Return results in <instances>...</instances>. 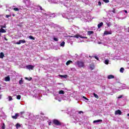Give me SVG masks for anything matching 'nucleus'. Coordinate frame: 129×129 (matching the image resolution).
<instances>
[{
	"label": "nucleus",
	"instance_id": "39448f33",
	"mask_svg": "<svg viewBox=\"0 0 129 129\" xmlns=\"http://www.w3.org/2000/svg\"><path fill=\"white\" fill-rule=\"evenodd\" d=\"M122 113L121 112V111L120 110H117L115 111V114L116 115L117 114H119V115H121V114Z\"/></svg>",
	"mask_w": 129,
	"mask_h": 129
},
{
	"label": "nucleus",
	"instance_id": "864d4df0",
	"mask_svg": "<svg viewBox=\"0 0 129 129\" xmlns=\"http://www.w3.org/2000/svg\"><path fill=\"white\" fill-rule=\"evenodd\" d=\"M0 36H1V33H0Z\"/></svg>",
	"mask_w": 129,
	"mask_h": 129
},
{
	"label": "nucleus",
	"instance_id": "473e14b6",
	"mask_svg": "<svg viewBox=\"0 0 129 129\" xmlns=\"http://www.w3.org/2000/svg\"><path fill=\"white\" fill-rule=\"evenodd\" d=\"M80 38H81L82 39H87V37L82 36V35H81Z\"/></svg>",
	"mask_w": 129,
	"mask_h": 129
},
{
	"label": "nucleus",
	"instance_id": "a211bd4d",
	"mask_svg": "<svg viewBox=\"0 0 129 129\" xmlns=\"http://www.w3.org/2000/svg\"><path fill=\"white\" fill-rule=\"evenodd\" d=\"M60 77H63V78H67L68 76L67 75H59Z\"/></svg>",
	"mask_w": 129,
	"mask_h": 129
},
{
	"label": "nucleus",
	"instance_id": "8fccbe9b",
	"mask_svg": "<svg viewBox=\"0 0 129 129\" xmlns=\"http://www.w3.org/2000/svg\"><path fill=\"white\" fill-rule=\"evenodd\" d=\"M108 27H109V24H107Z\"/></svg>",
	"mask_w": 129,
	"mask_h": 129
},
{
	"label": "nucleus",
	"instance_id": "7ed1b4c3",
	"mask_svg": "<svg viewBox=\"0 0 129 129\" xmlns=\"http://www.w3.org/2000/svg\"><path fill=\"white\" fill-rule=\"evenodd\" d=\"M26 43V40L25 39L20 40L19 42L16 43L17 45H21V44H25Z\"/></svg>",
	"mask_w": 129,
	"mask_h": 129
},
{
	"label": "nucleus",
	"instance_id": "a19ab883",
	"mask_svg": "<svg viewBox=\"0 0 129 129\" xmlns=\"http://www.w3.org/2000/svg\"><path fill=\"white\" fill-rule=\"evenodd\" d=\"M79 113L80 114H81V113H83V111H80L79 112Z\"/></svg>",
	"mask_w": 129,
	"mask_h": 129
},
{
	"label": "nucleus",
	"instance_id": "603ef678",
	"mask_svg": "<svg viewBox=\"0 0 129 129\" xmlns=\"http://www.w3.org/2000/svg\"><path fill=\"white\" fill-rule=\"evenodd\" d=\"M113 13H114V11H113Z\"/></svg>",
	"mask_w": 129,
	"mask_h": 129
},
{
	"label": "nucleus",
	"instance_id": "0eeeda50",
	"mask_svg": "<svg viewBox=\"0 0 129 129\" xmlns=\"http://www.w3.org/2000/svg\"><path fill=\"white\" fill-rule=\"evenodd\" d=\"M18 116H19V113H16L15 116H12V117L13 119H17L18 118Z\"/></svg>",
	"mask_w": 129,
	"mask_h": 129
},
{
	"label": "nucleus",
	"instance_id": "2eb2a0df",
	"mask_svg": "<svg viewBox=\"0 0 129 129\" xmlns=\"http://www.w3.org/2000/svg\"><path fill=\"white\" fill-rule=\"evenodd\" d=\"M102 122V120L101 119L96 120L93 121L94 123H95L96 122Z\"/></svg>",
	"mask_w": 129,
	"mask_h": 129
},
{
	"label": "nucleus",
	"instance_id": "ea45409f",
	"mask_svg": "<svg viewBox=\"0 0 129 129\" xmlns=\"http://www.w3.org/2000/svg\"><path fill=\"white\" fill-rule=\"evenodd\" d=\"M122 98V95H120L118 97V98Z\"/></svg>",
	"mask_w": 129,
	"mask_h": 129
},
{
	"label": "nucleus",
	"instance_id": "f3484780",
	"mask_svg": "<svg viewBox=\"0 0 129 129\" xmlns=\"http://www.w3.org/2000/svg\"><path fill=\"white\" fill-rule=\"evenodd\" d=\"M93 95H94V97H95V98H97V99H98V98H99V97H98V95H97V94H95V93H94Z\"/></svg>",
	"mask_w": 129,
	"mask_h": 129
},
{
	"label": "nucleus",
	"instance_id": "1a4fd4ad",
	"mask_svg": "<svg viewBox=\"0 0 129 129\" xmlns=\"http://www.w3.org/2000/svg\"><path fill=\"white\" fill-rule=\"evenodd\" d=\"M11 81V78L10 77V76H8L7 77H5V81Z\"/></svg>",
	"mask_w": 129,
	"mask_h": 129
},
{
	"label": "nucleus",
	"instance_id": "dca6fc26",
	"mask_svg": "<svg viewBox=\"0 0 129 129\" xmlns=\"http://www.w3.org/2000/svg\"><path fill=\"white\" fill-rule=\"evenodd\" d=\"M92 34H94L93 31H88V35L90 36V35H92Z\"/></svg>",
	"mask_w": 129,
	"mask_h": 129
},
{
	"label": "nucleus",
	"instance_id": "bb28decb",
	"mask_svg": "<svg viewBox=\"0 0 129 129\" xmlns=\"http://www.w3.org/2000/svg\"><path fill=\"white\" fill-rule=\"evenodd\" d=\"M21 95H18L17 96V99H18V100H20V99H21Z\"/></svg>",
	"mask_w": 129,
	"mask_h": 129
},
{
	"label": "nucleus",
	"instance_id": "c85d7f7f",
	"mask_svg": "<svg viewBox=\"0 0 129 129\" xmlns=\"http://www.w3.org/2000/svg\"><path fill=\"white\" fill-rule=\"evenodd\" d=\"M109 61L107 59L105 60V64H106V65H108V63H109Z\"/></svg>",
	"mask_w": 129,
	"mask_h": 129
},
{
	"label": "nucleus",
	"instance_id": "6e6552de",
	"mask_svg": "<svg viewBox=\"0 0 129 129\" xmlns=\"http://www.w3.org/2000/svg\"><path fill=\"white\" fill-rule=\"evenodd\" d=\"M108 79H113L114 78V76L112 75H109L107 77Z\"/></svg>",
	"mask_w": 129,
	"mask_h": 129
},
{
	"label": "nucleus",
	"instance_id": "3c124183",
	"mask_svg": "<svg viewBox=\"0 0 129 129\" xmlns=\"http://www.w3.org/2000/svg\"><path fill=\"white\" fill-rule=\"evenodd\" d=\"M89 57H90V58H92V57H93V56H89Z\"/></svg>",
	"mask_w": 129,
	"mask_h": 129
},
{
	"label": "nucleus",
	"instance_id": "f03ea898",
	"mask_svg": "<svg viewBox=\"0 0 129 129\" xmlns=\"http://www.w3.org/2000/svg\"><path fill=\"white\" fill-rule=\"evenodd\" d=\"M52 122L55 125H62V123L56 119H54L52 121Z\"/></svg>",
	"mask_w": 129,
	"mask_h": 129
},
{
	"label": "nucleus",
	"instance_id": "c9c22d12",
	"mask_svg": "<svg viewBox=\"0 0 129 129\" xmlns=\"http://www.w3.org/2000/svg\"><path fill=\"white\" fill-rule=\"evenodd\" d=\"M95 59H96L97 60H99L98 57H97L96 55L93 56Z\"/></svg>",
	"mask_w": 129,
	"mask_h": 129
},
{
	"label": "nucleus",
	"instance_id": "a18cd8bd",
	"mask_svg": "<svg viewBox=\"0 0 129 129\" xmlns=\"http://www.w3.org/2000/svg\"><path fill=\"white\" fill-rule=\"evenodd\" d=\"M51 123H52V122H49L48 123V125H51Z\"/></svg>",
	"mask_w": 129,
	"mask_h": 129
},
{
	"label": "nucleus",
	"instance_id": "20e7f679",
	"mask_svg": "<svg viewBox=\"0 0 129 129\" xmlns=\"http://www.w3.org/2000/svg\"><path fill=\"white\" fill-rule=\"evenodd\" d=\"M34 66L29 64L26 66L27 69H28L29 70H33L34 69Z\"/></svg>",
	"mask_w": 129,
	"mask_h": 129
},
{
	"label": "nucleus",
	"instance_id": "58836bf2",
	"mask_svg": "<svg viewBox=\"0 0 129 129\" xmlns=\"http://www.w3.org/2000/svg\"><path fill=\"white\" fill-rule=\"evenodd\" d=\"M38 7L40 8V10L41 11H43V8H42V7H41L40 6H39Z\"/></svg>",
	"mask_w": 129,
	"mask_h": 129
},
{
	"label": "nucleus",
	"instance_id": "423d86ee",
	"mask_svg": "<svg viewBox=\"0 0 129 129\" xmlns=\"http://www.w3.org/2000/svg\"><path fill=\"white\" fill-rule=\"evenodd\" d=\"M106 35H111V32H109L107 31H105L104 32V36H105Z\"/></svg>",
	"mask_w": 129,
	"mask_h": 129
},
{
	"label": "nucleus",
	"instance_id": "6ab92c4d",
	"mask_svg": "<svg viewBox=\"0 0 129 129\" xmlns=\"http://www.w3.org/2000/svg\"><path fill=\"white\" fill-rule=\"evenodd\" d=\"M16 128H19V127H21V124H19V123H17L16 124Z\"/></svg>",
	"mask_w": 129,
	"mask_h": 129
},
{
	"label": "nucleus",
	"instance_id": "c756f323",
	"mask_svg": "<svg viewBox=\"0 0 129 129\" xmlns=\"http://www.w3.org/2000/svg\"><path fill=\"white\" fill-rule=\"evenodd\" d=\"M13 10L14 11H15V12H18V11H19V8H14Z\"/></svg>",
	"mask_w": 129,
	"mask_h": 129
},
{
	"label": "nucleus",
	"instance_id": "412c9836",
	"mask_svg": "<svg viewBox=\"0 0 129 129\" xmlns=\"http://www.w3.org/2000/svg\"><path fill=\"white\" fill-rule=\"evenodd\" d=\"M123 71H124V69L123 68H121L120 69V72L121 73H123Z\"/></svg>",
	"mask_w": 129,
	"mask_h": 129
},
{
	"label": "nucleus",
	"instance_id": "f704fd0d",
	"mask_svg": "<svg viewBox=\"0 0 129 129\" xmlns=\"http://www.w3.org/2000/svg\"><path fill=\"white\" fill-rule=\"evenodd\" d=\"M53 40H54V41H55L56 42H58V38H54Z\"/></svg>",
	"mask_w": 129,
	"mask_h": 129
},
{
	"label": "nucleus",
	"instance_id": "4be33fe9",
	"mask_svg": "<svg viewBox=\"0 0 129 129\" xmlns=\"http://www.w3.org/2000/svg\"><path fill=\"white\" fill-rule=\"evenodd\" d=\"M25 79H26V80H28V81H31V80H32L33 79V78H32L31 77H30L29 78L26 77Z\"/></svg>",
	"mask_w": 129,
	"mask_h": 129
},
{
	"label": "nucleus",
	"instance_id": "393cba45",
	"mask_svg": "<svg viewBox=\"0 0 129 129\" xmlns=\"http://www.w3.org/2000/svg\"><path fill=\"white\" fill-rule=\"evenodd\" d=\"M65 92L63 90H60L59 91V94H64Z\"/></svg>",
	"mask_w": 129,
	"mask_h": 129
},
{
	"label": "nucleus",
	"instance_id": "2f4dec72",
	"mask_svg": "<svg viewBox=\"0 0 129 129\" xmlns=\"http://www.w3.org/2000/svg\"><path fill=\"white\" fill-rule=\"evenodd\" d=\"M104 3H105L106 4H107L108 3H109V0H103Z\"/></svg>",
	"mask_w": 129,
	"mask_h": 129
},
{
	"label": "nucleus",
	"instance_id": "5fc2aeb1",
	"mask_svg": "<svg viewBox=\"0 0 129 129\" xmlns=\"http://www.w3.org/2000/svg\"><path fill=\"white\" fill-rule=\"evenodd\" d=\"M0 89H1V87H0Z\"/></svg>",
	"mask_w": 129,
	"mask_h": 129
},
{
	"label": "nucleus",
	"instance_id": "72a5a7b5",
	"mask_svg": "<svg viewBox=\"0 0 129 129\" xmlns=\"http://www.w3.org/2000/svg\"><path fill=\"white\" fill-rule=\"evenodd\" d=\"M10 17H12V15H7L6 16V18H10Z\"/></svg>",
	"mask_w": 129,
	"mask_h": 129
},
{
	"label": "nucleus",
	"instance_id": "9d476101",
	"mask_svg": "<svg viewBox=\"0 0 129 129\" xmlns=\"http://www.w3.org/2000/svg\"><path fill=\"white\" fill-rule=\"evenodd\" d=\"M81 36V35H79V34H77L76 35H74L73 36H71L73 38H76V39H78V38H80V37Z\"/></svg>",
	"mask_w": 129,
	"mask_h": 129
},
{
	"label": "nucleus",
	"instance_id": "de8ad7c7",
	"mask_svg": "<svg viewBox=\"0 0 129 129\" xmlns=\"http://www.w3.org/2000/svg\"><path fill=\"white\" fill-rule=\"evenodd\" d=\"M2 98V95H0V99Z\"/></svg>",
	"mask_w": 129,
	"mask_h": 129
},
{
	"label": "nucleus",
	"instance_id": "cd10ccee",
	"mask_svg": "<svg viewBox=\"0 0 129 129\" xmlns=\"http://www.w3.org/2000/svg\"><path fill=\"white\" fill-rule=\"evenodd\" d=\"M90 69H91V70H93V69H94V66H93V65H90Z\"/></svg>",
	"mask_w": 129,
	"mask_h": 129
},
{
	"label": "nucleus",
	"instance_id": "79ce46f5",
	"mask_svg": "<svg viewBox=\"0 0 129 129\" xmlns=\"http://www.w3.org/2000/svg\"><path fill=\"white\" fill-rule=\"evenodd\" d=\"M98 5H99V6H101V2H98Z\"/></svg>",
	"mask_w": 129,
	"mask_h": 129
},
{
	"label": "nucleus",
	"instance_id": "e433bc0d",
	"mask_svg": "<svg viewBox=\"0 0 129 129\" xmlns=\"http://www.w3.org/2000/svg\"><path fill=\"white\" fill-rule=\"evenodd\" d=\"M83 98H84V99H85L86 100H89V99L85 96H83Z\"/></svg>",
	"mask_w": 129,
	"mask_h": 129
},
{
	"label": "nucleus",
	"instance_id": "f8f14e48",
	"mask_svg": "<svg viewBox=\"0 0 129 129\" xmlns=\"http://www.w3.org/2000/svg\"><path fill=\"white\" fill-rule=\"evenodd\" d=\"M102 26H103V23L102 22L100 23L99 24H98V29H100V28H101Z\"/></svg>",
	"mask_w": 129,
	"mask_h": 129
},
{
	"label": "nucleus",
	"instance_id": "49530a36",
	"mask_svg": "<svg viewBox=\"0 0 129 129\" xmlns=\"http://www.w3.org/2000/svg\"><path fill=\"white\" fill-rule=\"evenodd\" d=\"M4 39L6 41H8V39H7V37H5Z\"/></svg>",
	"mask_w": 129,
	"mask_h": 129
},
{
	"label": "nucleus",
	"instance_id": "f257e3e1",
	"mask_svg": "<svg viewBox=\"0 0 129 129\" xmlns=\"http://www.w3.org/2000/svg\"><path fill=\"white\" fill-rule=\"evenodd\" d=\"M75 64L79 68H84L85 67V62L83 60H78L75 62Z\"/></svg>",
	"mask_w": 129,
	"mask_h": 129
},
{
	"label": "nucleus",
	"instance_id": "aec40b11",
	"mask_svg": "<svg viewBox=\"0 0 129 129\" xmlns=\"http://www.w3.org/2000/svg\"><path fill=\"white\" fill-rule=\"evenodd\" d=\"M29 39H30V40H35V37H33L32 35H30L29 36Z\"/></svg>",
	"mask_w": 129,
	"mask_h": 129
},
{
	"label": "nucleus",
	"instance_id": "4468645a",
	"mask_svg": "<svg viewBox=\"0 0 129 129\" xmlns=\"http://www.w3.org/2000/svg\"><path fill=\"white\" fill-rule=\"evenodd\" d=\"M0 33H7V31H6V30L4 29V28H1L0 29Z\"/></svg>",
	"mask_w": 129,
	"mask_h": 129
},
{
	"label": "nucleus",
	"instance_id": "37998d69",
	"mask_svg": "<svg viewBox=\"0 0 129 129\" xmlns=\"http://www.w3.org/2000/svg\"><path fill=\"white\" fill-rule=\"evenodd\" d=\"M20 113L21 115H23L24 113H25V112H21Z\"/></svg>",
	"mask_w": 129,
	"mask_h": 129
},
{
	"label": "nucleus",
	"instance_id": "7c9ffc66",
	"mask_svg": "<svg viewBox=\"0 0 129 129\" xmlns=\"http://www.w3.org/2000/svg\"><path fill=\"white\" fill-rule=\"evenodd\" d=\"M9 101H11L13 100V98L11 96H9Z\"/></svg>",
	"mask_w": 129,
	"mask_h": 129
},
{
	"label": "nucleus",
	"instance_id": "4c0bfd02",
	"mask_svg": "<svg viewBox=\"0 0 129 129\" xmlns=\"http://www.w3.org/2000/svg\"><path fill=\"white\" fill-rule=\"evenodd\" d=\"M2 128H3V129L6 128V126L5 125V123L3 124V126H2Z\"/></svg>",
	"mask_w": 129,
	"mask_h": 129
},
{
	"label": "nucleus",
	"instance_id": "ddd939ff",
	"mask_svg": "<svg viewBox=\"0 0 129 129\" xmlns=\"http://www.w3.org/2000/svg\"><path fill=\"white\" fill-rule=\"evenodd\" d=\"M4 57H5V54H4V52H1V53H0V58L1 59H3Z\"/></svg>",
	"mask_w": 129,
	"mask_h": 129
},
{
	"label": "nucleus",
	"instance_id": "b1692460",
	"mask_svg": "<svg viewBox=\"0 0 129 129\" xmlns=\"http://www.w3.org/2000/svg\"><path fill=\"white\" fill-rule=\"evenodd\" d=\"M23 83V78H21V79L19 81V84H20V85H22Z\"/></svg>",
	"mask_w": 129,
	"mask_h": 129
},
{
	"label": "nucleus",
	"instance_id": "a878e982",
	"mask_svg": "<svg viewBox=\"0 0 129 129\" xmlns=\"http://www.w3.org/2000/svg\"><path fill=\"white\" fill-rule=\"evenodd\" d=\"M61 47H64L65 46V42L62 41V43L60 44Z\"/></svg>",
	"mask_w": 129,
	"mask_h": 129
},
{
	"label": "nucleus",
	"instance_id": "9b49d317",
	"mask_svg": "<svg viewBox=\"0 0 129 129\" xmlns=\"http://www.w3.org/2000/svg\"><path fill=\"white\" fill-rule=\"evenodd\" d=\"M72 63H73V61H72V60H68L66 62V65L68 66V65H70V64H72Z\"/></svg>",
	"mask_w": 129,
	"mask_h": 129
},
{
	"label": "nucleus",
	"instance_id": "c03bdc74",
	"mask_svg": "<svg viewBox=\"0 0 129 129\" xmlns=\"http://www.w3.org/2000/svg\"><path fill=\"white\" fill-rule=\"evenodd\" d=\"M124 13H125V14H127V11L124 10Z\"/></svg>",
	"mask_w": 129,
	"mask_h": 129
},
{
	"label": "nucleus",
	"instance_id": "09e8293b",
	"mask_svg": "<svg viewBox=\"0 0 129 129\" xmlns=\"http://www.w3.org/2000/svg\"><path fill=\"white\" fill-rule=\"evenodd\" d=\"M15 14H13V17H15Z\"/></svg>",
	"mask_w": 129,
	"mask_h": 129
},
{
	"label": "nucleus",
	"instance_id": "5701e85b",
	"mask_svg": "<svg viewBox=\"0 0 129 129\" xmlns=\"http://www.w3.org/2000/svg\"><path fill=\"white\" fill-rule=\"evenodd\" d=\"M0 27L1 29H4V28H7V26L6 25V24H4V25H1Z\"/></svg>",
	"mask_w": 129,
	"mask_h": 129
}]
</instances>
